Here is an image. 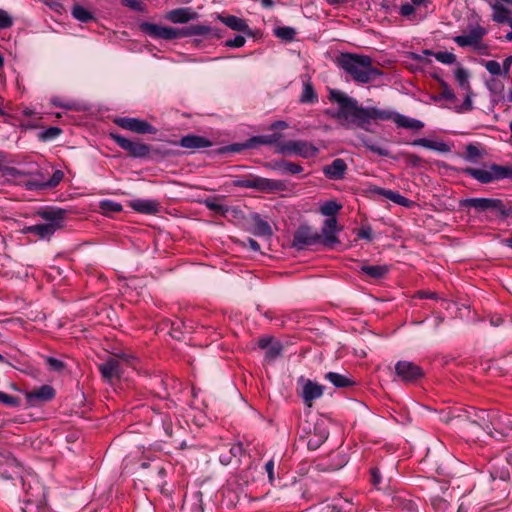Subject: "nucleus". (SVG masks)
<instances>
[{
	"instance_id": "3",
	"label": "nucleus",
	"mask_w": 512,
	"mask_h": 512,
	"mask_svg": "<svg viewBox=\"0 0 512 512\" xmlns=\"http://www.w3.org/2000/svg\"><path fill=\"white\" fill-rule=\"evenodd\" d=\"M64 212L58 210H48L39 213L44 223L26 226L23 228L24 233H30L41 239L50 238L59 228L62 227Z\"/></svg>"
},
{
	"instance_id": "55",
	"label": "nucleus",
	"mask_w": 512,
	"mask_h": 512,
	"mask_svg": "<svg viewBox=\"0 0 512 512\" xmlns=\"http://www.w3.org/2000/svg\"><path fill=\"white\" fill-rule=\"evenodd\" d=\"M229 452H230L231 457L232 456L233 457H238V456H240L242 454L243 447H242V445L240 443H236V444L231 446Z\"/></svg>"
},
{
	"instance_id": "54",
	"label": "nucleus",
	"mask_w": 512,
	"mask_h": 512,
	"mask_svg": "<svg viewBox=\"0 0 512 512\" xmlns=\"http://www.w3.org/2000/svg\"><path fill=\"white\" fill-rule=\"evenodd\" d=\"M280 138L279 134H273L271 136H262L258 138V141L263 144H272L278 141Z\"/></svg>"
},
{
	"instance_id": "17",
	"label": "nucleus",
	"mask_w": 512,
	"mask_h": 512,
	"mask_svg": "<svg viewBox=\"0 0 512 512\" xmlns=\"http://www.w3.org/2000/svg\"><path fill=\"white\" fill-rule=\"evenodd\" d=\"M485 34L486 30L484 28L476 26L468 34L456 36L454 41L460 47L477 46Z\"/></svg>"
},
{
	"instance_id": "51",
	"label": "nucleus",
	"mask_w": 512,
	"mask_h": 512,
	"mask_svg": "<svg viewBox=\"0 0 512 512\" xmlns=\"http://www.w3.org/2000/svg\"><path fill=\"white\" fill-rule=\"evenodd\" d=\"M60 133H61V130L59 128L51 127L44 132L43 138L45 140L53 139V138H56Z\"/></svg>"
},
{
	"instance_id": "8",
	"label": "nucleus",
	"mask_w": 512,
	"mask_h": 512,
	"mask_svg": "<svg viewBox=\"0 0 512 512\" xmlns=\"http://www.w3.org/2000/svg\"><path fill=\"white\" fill-rule=\"evenodd\" d=\"M237 185L244 188H253L267 192L280 191L284 188V183L282 181L263 177H253L251 179L240 180Z\"/></svg>"
},
{
	"instance_id": "25",
	"label": "nucleus",
	"mask_w": 512,
	"mask_h": 512,
	"mask_svg": "<svg viewBox=\"0 0 512 512\" xmlns=\"http://www.w3.org/2000/svg\"><path fill=\"white\" fill-rule=\"evenodd\" d=\"M219 20L232 30L240 32H245L246 30H248L247 23L245 22L244 19L240 17L233 15L219 16Z\"/></svg>"
},
{
	"instance_id": "19",
	"label": "nucleus",
	"mask_w": 512,
	"mask_h": 512,
	"mask_svg": "<svg viewBox=\"0 0 512 512\" xmlns=\"http://www.w3.org/2000/svg\"><path fill=\"white\" fill-rule=\"evenodd\" d=\"M129 206L142 214H156L159 211V203L152 199H133L129 201Z\"/></svg>"
},
{
	"instance_id": "24",
	"label": "nucleus",
	"mask_w": 512,
	"mask_h": 512,
	"mask_svg": "<svg viewBox=\"0 0 512 512\" xmlns=\"http://www.w3.org/2000/svg\"><path fill=\"white\" fill-rule=\"evenodd\" d=\"M180 146L187 149L206 148L210 146V142L204 137L188 135L181 138Z\"/></svg>"
},
{
	"instance_id": "50",
	"label": "nucleus",
	"mask_w": 512,
	"mask_h": 512,
	"mask_svg": "<svg viewBox=\"0 0 512 512\" xmlns=\"http://www.w3.org/2000/svg\"><path fill=\"white\" fill-rule=\"evenodd\" d=\"M0 402L6 404L8 406H17L18 405V400L15 397H13L7 393L1 392V391H0Z\"/></svg>"
},
{
	"instance_id": "11",
	"label": "nucleus",
	"mask_w": 512,
	"mask_h": 512,
	"mask_svg": "<svg viewBox=\"0 0 512 512\" xmlns=\"http://www.w3.org/2000/svg\"><path fill=\"white\" fill-rule=\"evenodd\" d=\"M141 30L155 39L172 40L178 38V28L160 26L152 23H142L140 25Z\"/></svg>"
},
{
	"instance_id": "21",
	"label": "nucleus",
	"mask_w": 512,
	"mask_h": 512,
	"mask_svg": "<svg viewBox=\"0 0 512 512\" xmlns=\"http://www.w3.org/2000/svg\"><path fill=\"white\" fill-rule=\"evenodd\" d=\"M197 17L191 8H177L166 14V19L172 23H187Z\"/></svg>"
},
{
	"instance_id": "52",
	"label": "nucleus",
	"mask_w": 512,
	"mask_h": 512,
	"mask_svg": "<svg viewBox=\"0 0 512 512\" xmlns=\"http://www.w3.org/2000/svg\"><path fill=\"white\" fill-rule=\"evenodd\" d=\"M62 178H63V172L58 170L53 174L52 178L49 180V182L46 184V186L54 187L60 183Z\"/></svg>"
},
{
	"instance_id": "28",
	"label": "nucleus",
	"mask_w": 512,
	"mask_h": 512,
	"mask_svg": "<svg viewBox=\"0 0 512 512\" xmlns=\"http://www.w3.org/2000/svg\"><path fill=\"white\" fill-rule=\"evenodd\" d=\"M325 379L338 388L348 387L354 384L353 380L350 379L347 375H343L336 372L326 373Z\"/></svg>"
},
{
	"instance_id": "32",
	"label": "nucleus",
	"mask_w": 512,
	"mask_h": 512,
	"mask_svg": "<svg viewBox=\"0 0 512 512\" xmlns=\"http://www.w3.org/2000/svg\"><path fill=\"white\" fill-rule=\"evenodd\" d=\"M455 78L463 91L469 92L471 90L469 83V74L467 70H465L462 67L457 68L455 71Z\"/></svg>"
},
{
	"instance_id": "62",
	"label": "nucleus",
	"mask_w": 512,
	"mask_h": 512,
	"mask_svg": "<svg viewBox=\"0 0 512 512\" xmlns=\"http://www.w3.org/2000/svg\"><path fill=\"white\" fill-rule=\"evenodd\" d=\"M247 245L249 246L250 249H252L253 251H259L260 250V245L258 244L257 241H255L254 239L252 238H249L247 240Z\"/></svg>"
},
{
	"instance_id": "48",
	"label": "nucleus",
	"mask_w": 512,
	"mask_h": 512,
	"mask_svg": "<svg viewBox=\"0 0 512 512\" xmlns=\"http://www.w3.org/2000/svg\"><path fill=\"white\" fill-rule=\"evenodd\" d=\"M415 10L416 8L413 6L411 2H405L401 4V6L399 7V13L404 17L412 15L415 12Z\"/></svg>"
},
{
	"instance_id": "16",
	"label": "nucleus",
	"mask_w": 512,
	"mask_h": 512,
	"mask_svg": "<svg viewBox=\"0 0 512 512\" xmlns=\"http://www.w3.org/2000/svg\"><path fill=\"white\" fill-rule=\"evenodd\" d=\"M512 5V0H496L491 4L493 10L492 19L497 23H507L512 21V10L507 6Z\"/></svg>"
},
{
	"instance_id": "53",
	"label": "nucleus",
	"mask_w": 512,
	"mask_h": 512,
	"mask_svg": "<svg viewBox=\"0 0 512 512\" xmlns=\"http://www.w3.org/2000/svg\"><path fill=\"white\" fill-rule=\"evenodd\" d=\"M47 363L49 364L50 368L55 371H60L63 368V363L56 358L49 357L47 359Z\"/></svg>"
},
{
	"instance_id": "46",
	"label": "nucleus",
	"mask_w": 512,
	"mask_h": 512,
	"mask_svg": "<svg viewBox=\"0 0 512 512\" xmlns=\"http://www.w3.org/2000/svg\"><path fill=\"white\" fill-rule=\"evenodd\" d=\"M484 65L487 71L492 75H500L502 73L500 63L495 60L486 61Z\"/></svg>"
},
{
	"instance_id": "56",
	"label": "nucleus",
	"mask_w": 512,
	"mask_h": 512,
	"mask_svg": "<svg viewBox=\"0 0 512 512\" xmlns=\"http://www.w3.org/2000/svg\"><path fill=\"white\" fill-rule=\"evenodd\" d=\"M43 3L54 11H60V9H62V5L58 0H43Z\"/></svg>"
},
{
	"instance_id": "37",
	"label": "nucleus",
	"mask_w": 512,
	"mask_h": 512,
	"mask_svg": "<svg viewBox=\"0 0 512 512\" xmlns=\"http://www.w3.org/2000/svg\"><path fill=\"white\" fill-rule=\"evenodd\" d=\"M465 93H466V96H465L464 102L462 104L454 105L452 107V109H454V111L457 113H465V112H469L473 109L472 91L470 90L469 92H465ZM449 108H451V106H449Z\"/></svg>"
},
{
	"instance_id": "34",
	"label": "nucleus",
	"mask_w": 512,
	"mask_h": 512,
	"mask_svg": "<svg viewBox=\"0 0 512 512\" xmlns=\"http://www.w3.org/2000/svg\"><path fill=\"white\" fill-rule=\"evenodd\" d=\"M302 103H314L317 101V94L310 82H305L300 97Z\"/></svg>"
},
{
	"instance_id": "10",
	"label": "nucleus",
	"mask_w": 512,
	"mask_h": 512,
	"mask_svg": "<svg viewBox=\"0 0 512 512\" xmlns=\"http://www.w3.org/2000/svg\"><path fill=\"white\" fill-rule=\"evenodd\" d=\"M319 239L318 231L309 226H301L294 234L293 246L303 249L305 246L320 245Z\"/></svg>"
},
{
	"instance_id": "27",
	"label": "nucleus",
	"mask_w": 512,
	"mask_h": 512,
	"mask_svg": "<svg viewBox=\"0 0 512 512\" xmlns=\"http://www.w3.org/2000/svg\"><path fill=\"white\" fill-rule=\"evenodd\" d=\"M210 32V28L205 25H191L178 28V38L190 37L196 35H205Z\"/></svg>"
},
{
	"instance_id": "7",
	"label": "nucleus",
	"mask_w": 512,
	"mask_h": 512,
	"mask_svg": "<svg viewBox=\"0 0 512 512\" xmlns=\"http://www.w3.org/2000/svg\"><path fill=\"white\" fill-rule=\"evenodd\" d=\"M397 378L405 383H412L422 378L424 372L421 367L410 361H398L395 364Z\"/></svg>"
},
{
	"instance_id": "13",
	"label": "nucleus",
	"mask_w": 512,
	"mask_h": 512,
	"mask_svg": "<svg viewBox=\"0 0 512 512\" xmlns=\"http://www.w3.org/2000/svg\"><path fill=\"white\" fill-rule=\"evenodd\" d=\"M499 417H501V415L496 413L490 415L486 411L481 410L475 414V418L471 421V424L481 427L487 435L494 437L491 429L493 428L495 431H498L499 424H495V422Z\"/></svg>"
},
{
	"instance_id": "45",
	"label": "nucleus",
	"mask_w": 512,
	"mask_h": 512,
	"mask_svg": "<svg viewBox=\"0 0 512 512\" xmlns=\"http://www.w3.org/2000/svg\"><path fill=\"white\" fill-rule=\"evenodd\" d=\"M13 25L12 16L5 10L0 9V29H7Z\"/></svg>"
},
{
	"instance_id": "44",
	"label": "nucleus",
	"mask_w": 512,
	"mask_h": 512,
	"mask_svg": "<svg viewBox=\"0 0 512 512\" xmlns=\"http://www.w3.org/2000/svg\"><path fill=\"white\" fill-rule=\"evenodd\" d=\"M434 57L443 64H453L456 61V56L451 52H437Z\"/></svg>"
},
{
	"instance_id": "61",
	"label": "nucleus",
	"mask_w": 512,
	"mask_h": 512,
	"mask_svg": "<svg viewBox=\"0 0 512 512\" xmlns=\"http://www.w3.org/2000/svg\"><path fill=\"white\" fill-rule=\"evenodd\" d=\"M271 344H273V341H272L271 339H269V338H262V339H260V341H259V346H260V348L265 349V350H267V349H268V347H269Z\"/></svg>"
},
{
	"instance_id": "63",
	"label": "nucleus",
	"mask_w": 512,
	"mask_h": 512,
	"mask_svg": "<svg viewBox=\"0 0 512 512\" xmlns=\"http://www.w3.org/2000/svg\"><path fill=\"white\" fill-rule=\"evenodd\" d=\"M265 468H266L269 478L272 479L273 478L274 462L272 460L268 461L265 465Z\"/></svg>"
},
{
	"instance_id": "5",
	"label": "nucleus",
	"mask_w": 512,
	"mask_h": 512,
	"mask_svg": "<svg viewBox=\"0 0 512 512\" xmlns=\"http://www.w3.org/2000/svg\"><path fill=\"white\" fill-rule=\"evenodd\" d=\"M318 148L303 141H287L278 145V152L283 155H297L303 158H312L318 154Z\"/></svg>"
},
{
	"instance_id": "39",
	"label": "nucleus",
	"mask_w": 512,
	"mask_h": 512,
	"mask_svg": "<svg viewBox=\"0 0 512 512\" xmlns=\"http://www.w3.org/2000/svg\"><path fill=\"white\" fill-rule=\"evenodd\" d=\"M361 141L363 145L369 149L370 151L380 155V156H389V150L386 148L380 147L377 144L372 143L370 140L366 139L365 137H361Z\"/></svg>"
},
{
	"instance_id": "59",
	"label": "nucleus",
	"mask_w": 512,
	"mask_h": 512,
	"mask_svg": "<svg viewBox=\"0 0 512 512\" xmlns=\"http://www.w3.org/2000/svg\"><path fill=\"white\" fill-rule=\"evenodd\" d=\"M287 127H288V124L285 121H275L271 124L270 129L271 130L286 129Z\"/></svg>"
},
{
	"instance_id": "41",
	"label": "nucleus",
	"mask_w": 512,
	"mask_h": 512,
	"mask_svg": "<svg viewBox=\"0 0 512 512\" xmlns=\"http://www.w3.org/2000/svg\"><path fill=\"white\" fill-rule=\"evenodd\" d=\"M279 168L282 170L283 173H289V174H298L303 171V168L300 165H298L296 163H292V162H287V161H283L279 165Z\"/></svg>"
},
{
	"instance_id": "23",
	"label": "nucleus",
	"mask_w": 512,
	"mask_h": 512,
	"mask_svg": "<svg viewBox=\"0 0 512 512\" xmlns=\"http://www.w3.org/2000/svg\"><path fill=\"white\" fill-rule=\"evenodd\" d=\"M323 394V387L317 383L307 380L302 389V397L305 402H311Z\"/></svg>"
},
{
	"instance_id": "12",
	"label": "nucleus",
	"mask_w": 512,
	"mask_h": 512,
	"mask_svg": "<svg viewBox=\"0 0 512 512\" xmlns=\"http://www.w3.org/2000/svg\"><path fill=\"white\" fill-rule=\"evenodd\" d=\"M461 205L474 208L478 212L500 210L503 206L502 201L495 198H467L461 201Z\"/></svg>"
},
{
	"instance_id": "6",
	"label": "nucleus",
	"mask_w": 512,
	"mask_h": 512,
	"mask_svg": "<svg viewBox=\"0 0 512 512\" xmlns=\"http://www.w3.org/2000/svg\"><path fill=\"white\" fill-rule=\"evenodd\" d=\"M506 167L493 164L486 168H467L466 173L481 183H490L495 180L506 179Z\"/></svg>"
},
{
	"instance_id": "47",
	"label": "nucleus",
	"mask_w": 512,
	"mask_h": 512,
	"mask_svg": "<svg viewBox=\"0 0 512 512\" xmlns=\"http://www.w3.org/2000/svg\"><path fill=\"white\" fill-rule=\"evenodd\" d=\"M245 42H246V39L243 36L237 35L234 39L227 40L225 42V46L231 47V48H240V47L244 46Z\"/></svg>"
},
{
	"instance_id": "42",
	"label": "nucleus",
	"mask_w": 512,
	"mask_h": 512,
	"mask_svg": "<svg viewBox=\"0 0 512 512\" xmlns=\"http://www.w3.org/2000/svg\"><path fill=\"white\" fill-rule=\"evenodd\" d=\"M281 354V345L278 342H273L265 352V359L272 361Z\"/></svg>"
},
{
	"instance_id": "22",
	"label": "nucleus",
	"mask_w": 512,
	"mask_h": 512,
	"mask_svg": "<svg viewBox=\"0 0 512 512\" xmlns=\"http://www.w3.org/2000/svg\"><path fill=\"white\" fill-rule=\"evenodd\" d=\"M411 145L424 147L439 153H448L450 151V146L447 143L427 138L415 139L411 142Z\"/></svg>"
},
{
	"instance_id": "26",
	"label": "nucleus",
	"mask_w": 512,
	"mask_h": 512,
	"mask_svg": "<svg viewBox=\"0 0 512 512\" xmlns=\"http://www.w3.org/2000/svg\"><path fill=\"white\" fill-rule=\"evenodd\" d=\"M388 271L389 267L387 265H363L360 267V272L373 279L383 278Z\"/></svg>"
},
{
	"instance_id": "64",
	"label": "nucleus",
	"mask_w": 512,
	"mask_h": 512,
	"mask_svg": "<svg viewBox=\"0 0 512 512\" xmlns=\"http://www.w3.org/2000/svg\"><path fill=\"white\" fill-rule=\"evenodd\" d=\"M231 458L232 457L230 454L229 455L221 454L219 457V460L223 465H228L231 462Z\"/></svg>"
},
{
	"instance_id": "35",
	"label": "nucleus",
	"mask_w": 512,
	"mask_h": 512,
	"mask_svg": "<svg viewBox=\"0 0 512 512\" xmlns=\"http://www.w3.org/2000/svg\"><path fill=\"white\" fill-rule=\"evenodd\" d=\"M341 207L342 206L336 201H327L321 205L320 212L322 215L332 218L341 209Z\"/></svg>"
},
{
	"instance_id": "43",
	"label": "nucleus",
	"mask_w": 512,
	"mask_h": 512,
	"mask_svg": "<svg viewBox=\"0 0 512 512\" xmlns=\"http://www.w3.org/2000/svg\"><path fill=\"white\" fill-rule=\"evenodd\" d=\"M255 234L259 236H270L272 230L270 225L265 221H259L255 225Z\"/></svg>"
},
{
	"instance_id": "38",
	"label": "nucleus",
	"mask_w": 512,
	"mask_h": 512,
	"mask_svg": "<svg viewBox=\"0 0 512 512\" xmlns=\"http://www.w3.org/2000/svg\"><path fill=\"white\" fill-rule=\"evenodd\" d=\"M383 196L396 204H399L402 206L409 205V200L406 197H404L401 194L394 192L392 190L383 191Z\"/></svg>"
},
{
	"instance_id": "15",
	"label": "nucleus",
	"mask_w": 512,
	"mask_h": 512,
	"mask_svg": "<svg viewBox=\"0 0 512 512\" xmlns=\"http://www.w3.org/2000/svg\"><path fill=\"white\" fill-rule=\"evenodd\" d=\"M114 139L121 148L128 151L133 157L143 158L150 153V147L146 144L131 141L122 136H114Z\"/></svg>"
},
{
	"instance_id": "58",
	"label": "nucleus",
	"mask_w": 512,
	"mask_h": 512,
	"mask_svg": "<svg viewBox=\"0 0 512 512\" xmlns=\"http://www.w3.org/2000/svg\"><path fill=\"white\" fill-rule=\"evenodd\" d=\"M123 5L126 7H129V8H132L134 10H137L140 8L141 4H140V2H138L136 0H124Z\"/></svg>"
},
{
	"instance_id": "36",
	"label": "nucleus",
	"mask_w": 512,
	"mask_h": 512,
	"mask_svg": "<svg viewBox=\"0 0 512 512\" xmlns=\"http://www.w3.org/2000/svg\"><path fill=\"white\" fill-rule=\"evenodd\" d=\"M274 34L276 37L282 40L292 41L295 37L296 31L292 27L284 26L275 28Z\"/></svg>"
},
{
	"instance_id": "40",
	"label": "nucleus",
	"mask_w": 512,
	"mask_h": 512,
	"mask_svg": "<svg viewBox=\"0 0 512 512\" xmlns=\"http://www.w3.org/2000/svg\"><path fill=\"white\" fill-rule=\"evenodd\" d=\"M100 208L104 213H115L122 210V205L112 200H103L100 202Z\"/></svg>"
},
{
	"instance_id": "2",
	"label": "nucleus",
	"mask_w": 512,
	"mask_h": 512,
	"mask_svg": "<svg viewBox=\"0 0 512 512\" xmlns=\"http://www.w3.org/2000/svg\"><path fill=\"white\" fill-rule=\"evenodd\" d=\"M337 63L357 83L367 84L381 75L379 69L372 65V59L366 55L345 53Z\"/></svg>"
},
{
	"instance_id": "9",
	"label": "nucleus",
	"mask_w": 512,
	"mask_h": 512,
	"mask_svg": "<svg viewBox=\"0 0 512 512\" xmlns=\"http://www.w3.org/2000/svg\"><path fill=\"white\" fill-rule=\"evenodd\" d=\"M338 231L336 218H327L322 225L321 232H318L320 245L328 249L334 248L339 243Z\"/></svg>"
},
{
	"instance_id": "1",
	"label": "nucleus",
	"mask_w": 512,
	"mask_h": 512,
	"mask_svg": "<svg viewBox=\"0 0 512 512\" xmlns=\"http://www.w3.org/2000/svg\"><path fill=\"white\" fill-rule=\"evenodd\" d=\"M330 99L339 105L334 117L342 126L348 129L360 128L371 132L370 126L372 121L390 119H393L397 126L406 129L419 130L424 127L422 121L405 115L381 110L376 107H362L356 99L347 96L339 90H331Z\"/></svg>"
},
{
	"instance_id": "4",
	"label": "nucleus",
	"mask_w": 512,
	"mask_h": 512,
	"mask_svg": "<svg viewBox=\"0 0 512 512\" xmlns=\"http://www.w3.org/2000/svg\"><path fill=\"white\" fill-rule=\"evenodd\" d=\"M129 364L130 357L122 353L109 357L105 362L99 365V370L105 380L112 382L122 377L124 374V366Z\"/></svg>"
},
{
	"instance_id": "18",
	"label": "nucleus",
	"mask_w": 512,
	"mask_h": 512,
	"mask_svg": "<svg viewBox=\"0 0 512 512\" xmlns=\"http://www.w3.org/2000/svg\"><path fill=\"white\" fill-rule=\"evenodd\" d=\"M55 395L54 389L49 385H43L40 388L27 394V401L31 406H36L40 402L51 400Z\"/></svg>"
},
{
	"instance_id": "49",
	"label": "nucleus",
	"mask_w": 512,
	"mask_h": 512,
	"mask_svg": "<svg viewBox=\"0 0 512 512\" xmlns=\"http://www.w3.org/2000/svg\"><path fill=\"white\" fill-rule=\"evenodd\" d=\"M50 101L54 106H57V107H63L68 110H71L74 108V103L69 102V101H63L60 97H52Z\"/></svg>"
},
{
	"instance_id": "29",
	"label": "nucleus",
	"mask_w": 512,
	"mask_h": 512,
	"mask_svg": "<svg viewBox=\"0 0 512 512\" xmlns=\"http://www.w3.org/2000/svg\"><path fill=\"white\" fill-rule=\"evenodd\" d=\"M432 99L435 102L447 100L450 103H454L456 101V95L446 82L441 81V92L438 95L433 96Z\"/></svg>"
},
{
	"instance_id": "60",
	"label": "nucleus",
	"mask_w": 512,
	"mask_h": 512,
	"mask_svg": "<svg viewBox=\"0 0 512 512\" xmlns=\"http://www.w3.org/2000/svg\"><path fill=\"white\" fill-rule=\"evenodd\" d=\"M511 64H512V56H509L503 62V72H504V74H508L509 73Z\"/></svg>"
},
{
	"instance_id": "14",
	"label": "nucleus",
	"mask_w": 512,
	"mask_h": 512,
	"mask_svg": "<svg viewBox=\"0 0 512 512\" xmlns=\"http://www.w3.org/2000/svg\"><path fill=\"white\" fill-rule=\"evenodd\" d=\"M116 123L123 129L140 133L151 134L155 133V128L144 120L138 118L123 117L119 118Z\"/></svg>"
},
{
	"instance_id": "57",
	"label": "nucleus",
	"mask_w": 512,
	"mask_h": 512,
	"mask_svg": "<svg viewBox=\"0 0 512 512\" xmlns=\"http://www.w3.org/2000/svg\"><path fill=\"white\" fill-rule=\"evenodd\" d=\"M319 512H340L336 505L325 504L320 508Z\"/></svg>"
},
{
	"instance_id": "20",
	"label": "nucleus",
	"mask_w": 512,
	"mask_h": 512,
	"mask_svg": "<svg viewBox=\"0 0 512 512\" xmlns=\"http://www.w3.org/2000/svg\"><path fill=\"white\" fill-rule=\"evenodd\" d=\"M347 170V164L341 158H337L332 161L331 164L323 168V172L326 177L332 180L342 179Z\"/></svg>"
},
{
	"instance_id": "31",
	"label": "nucleus",
	"mask_w": 512,
	"mask_h": 512,
	"mask_svg": "<svg viewBox=\"0 0 512 512\" xmlns=\"http://www.w3.org/2000/svg\"><path fill=\"white\" fill-rule=\"evenodd\" d=\"M72 16L80 22H89L93 19L92 13L81 5H74L72 8Z\"/></svg>"
},
{
	"instance_id": "33",
	"label": "nucleus",
	"mask_w": 512,
	"mask_h": 512,
	"mask_svg": "<svg viewBox=\"0 0 512 512\" xmlns=\"http://www.w3.org/2000/svg\"><path fill=\"white\" fill-rule=\"evenodd\" d=\"M184 507H188L192 512H203L201 506V493L196 492L190 498H185Z\"/></svg>"
},
{
	"instance_id": "30",
	"label": "nucleus",
	"mask_w": 512,
	"mask_h": 512,
	"mask_svg": "<svg viewBox=\"0 0 512 512\" xmlns=\"http://www.w3.org/2000/svg\"><path fill=\"white\" fill-rule=\"evenodd\" d=\"M495 424H499L497 432L501 436H512V419L509 416L501 415Z\"/></svg>"
}]
</instances>
